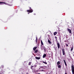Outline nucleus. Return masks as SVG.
I'll return each instance as SVG.
<instances>
[{"label": "nucleus", "mask_w": 74, "mask_h": 74, "mask_svg": "<svg viewBox=\"0 0 74 74\" xmlns=\"http://www.w3.org/2000/svg\"><path fill=\"white\" fill-rule=\"evenodd\" d=\"M29 10H27V11L28 12H29V13H32V12H33V10L32 9V8L30 7H29Z\"/></svg>", "instance_id": "f257e3e1"}, {"label": "nucleus", "mask_w": 74, "mask_h": 74, "mask_svg": "<svg viewBox=\"0 0 74 74\" xmlns=\"http://www.w3.org/2000/svg\"><path fill=\"white\" fill-rule=\"evenodd\" d=\"M72 68V72L73 74H74V66L73 65V64H72V65L71 66Z\"/></svg>", "instance_id": "f03ea898"}, {"label": "nucleus", "mask_w": 74, "mask_h": 74, "mask_svg": "<svg viewBox=\"0 0 74 74\" xmlns=\"http://www.w3.org/2000/svg\"><path fill=\"white\" fill-rule=\"evenodd\" d=\"M62 51L63 55H66V53H65V50H64V49H62Z\"/></svg>", "instance_id": "7ed1b4c3"}, {"label": "nucleus", "mask_w": 74, "mask_h": 74, "mask_svg": "<svg viewBox=\"0 0 74 74\" xmlns=\"http://www.w3.org/2000/svg\"><path fill=\"white\" fill-rule=\"evenodd\" d=\"M2 4H5V5H7V3L5 2H0V5Z\"/></svg>", "instance_id": "20e7f679"}, {"label": "nucleus", "mask_w": 74, "mask_h": 74, "mask_svg": "<svg viewBox=\"0 0 74 74\" xmlns=\"http://www.w3.org/2000/svg\"><path fill=\"white\" fill-rule=\"evenodd\" d=\"M57 45L58 49H59V48H60V44L59 43H57Z\"/></svg>", "instance_id": "39448f33"}, {"label": "nucleus", "mask_w": 74, "mask_h": 74, "mask_svg": "<svg viewBox=\"0 0 74 74\" xmlns=\"http://www.w3.org/2000/svg\"><path fill=\"white\" fill-rule=\"evenodd\" d=\"M67 30L68 31V32H69V33H70V34H71V30L70 29H67Z\"/></svg>", "instance_id": "423d86ee"}, {"label": "nucleus", "mask_w": 74, "mask_h": 74, "mask_svg": "<svg viewBox=\"0 0 74 74\" xmlns=\"http://www.w3.org/2000/svg\"><path fill=\"white\" fill-rule=\"evenodd\" d=\"M60 61H58L57 63V65H59L60 64Z\"/></svg>", "instance_id": "0eeeda50"}, {"label": "nucleus", "mask_w": 74, "mask_h": 74, "mask_svg": "<svg viewBox=\"0 0 74 74\" xmlns=\"http://www.w3.org/2000/svg\"><path fill=\"white\" fill-rule=\"evenodd\" d=\"M57 66L58 68H59V69L61 68V65H58Z\"/></svg>", "instance_id": "6e6552de"}, {"label": "nucleus", "mask_w": 74, "mask_h": 74, "mask_svg": "<svg viewBox=\"0 0 74 74\" xmlns=\"http://www.w3.org/2000/svg\"><path fill=\"white\" fill-rule=\"evenodd\" d=\"M37 47H35L33 48V50H34V51H36V49H37Z\"/></svg>", "instance_id": "1a4fd4ad"}, {"label": "nucleus", "mask_w": 74, "mask_h": 74, "mask_svg": "<svg viewBox=\"0 0 74 74\" xmlns=\"http://www.w3.org/2000/svg\"><path fill=\"white\" fill-rule=\"evenodd\" d=\"M46 56H47V55H46V54H44L43 56V58H45V57H46Z\"/></svg>", "instance_id": "9d476101"}, {"label": "nucleus", "mask_w": 74, "mask_h": 74, "mask_svg": "<svg viewBox=\"0 0 74 74\" xmlns=\"http://www.w3.org/2000/svg\"><path fill=\"white\" fill-rule=\"evenodd\" d=\"M36 59H38V60H39V59H40V57H35Z\"/></svg>", "instance_id": "9b49d317"}, {"label": "nucleus", "mask_w": 74, "mask_h": 74, "mask_svg": "<svg viewBox=\"0 0 74 74\" xmlns=\"http://www.w3.org/2000/svg\"><path fill=\"white\" fill-rule=\"evenodd\" d=\"M56 34H58V33L57 32H55L54 33V36H56Z\"/></svg>", "instance_id": "f8f14e48"}, {"label": "nucleus", "mask_w": 74, "mask_h": 74, "mask_svg": "<svg viewBox=\"0 0 74 74\" xmlns=\"http://www.w3.org/2000/svg\"><path fill=\"white\" fill-rule=\"evenodd\" d=\"M38 39V38L37 37V36L36 37V42L37 43V40Z\"/></svg>", "instance_id": "ddd939ff"}, {"label": "nucleus", "mask_w": 74, "mask_h": 74, "mask_svg": "<svg viewBox=\"0 0 74 74\" xmlns=\"http://www.w3.org/2000/svg\"><path fill=\"white\" fill-rule=\"evenodd\" d=\"M41 44L42 45H44V43H43V42H42V40H41Z\"/></svg>", "instance_id": "4468645a"}, {"label": "nucleus", "mask_w": 74, "mask_h": 74, "mask_svg": "<svg viewBox=\"0 0 74 74\" xmlns=\"http://www.w3.org/2000/svg\"><path fill=\"white\" fill-rule=\"evenodd\" d=\"M0 74H3V72L2 71H0Z\"/></svg>", "instance_id": "2eb2a0df"}, {"label": "nucleus", "mask_w": 74, "mask_h": 74, "mask_svg": "<svg viewBox=\"0 0 74 74\" xmlns=\"http://www.w3.org/2000/svg\"><path fill=\"white\" fill-rule=\"evenodd\" d=\"M55 38L56 39V41H58V38L56 36H55Z\"/></svg>", "instance_id": "dca6fc26"}, {"label": "nucleus", "mask_w": 74, "mask_h": 74, "mask_svg": "<svg viewBox=\"0 0 74 74\" xmlns=\"http://www.w3.org/2000/svg\"><path fill=\"white\" fill-rule=\"evenodd\" d=\"M48 42L49 44H51V41L49 40H48Z\"/></svg>", "instance_id": "f3484780"}, {"label": "nucleus", "mask_w": 74, "mask_h": 74, "mask_svg": "<svg viewBox=\"0 0 74 74\" xmlns=\"http://www.w3.org/2000/svg\"><path fill=\"white\" fill-rule=\"evenodd\" d=\"M42 63H44L45 64H47V63L46 62H44V61H43Z\"/></svg>", "instance_id": "a211bd4d"}, {"label": "nucleus", "mask_w": 74, "mask_h": 74, "mask_svg": "<svg viewBox=\"0 0 74 74\" xmlns=\"http://www.w3.org/2000/svg\"><path fill=\"white\" fill-rule=\"evenodd\" d=\"M73 46H72V47L71 48V51H73Z\"/></svg>", "instance_id": "6ab92c4d"}, {"label": "nucleus", "mask_w": 74, "mask_h": 74, "mask_svg": "<svg viewBox=\"0 0 74 74\" xmlns=\"http://www.w3.org/2000/svg\"><path fill=\"white\" fill-rule=\"evenodd\" d=\"M34 67V66H31V69H32V70H33V67Z\"/></svg>", "instance_id": "aec40b11"}, {"label": "nucleus", "mask_w": 74, "mask_h": 74, "mask_svg": "<svg viewBox=\"0 0 74 74\" xmlns=\"http://www.w3.org/2000/svg\"><path fill=\"white\" fill-rule=\"evenodd\" d=\"M38 50L36 49L35 52V53H37V52H38Z\"/></svg>", "instance_id": "412c9836"}, {"label": "nucleus", "mask_w": 74, "mask_h": 74, "mask_svg": "<svg viewBox=\"0 0 74 74\" xmlns=\"http://www.w3.org/2000/svg\"><path fill=\"white\" fill-rule=\"evenodd\" d=\"M31 64H32V62H29V65H31Z\"/></svg>", "instance_id": "4be33fe9"}, {"label": "nucleus", "mask_w": 74, "mask_h": 74, "mask_svg": "<svg viewBox=\"0 0 74 74\" xmlns=\"http://www.w3.org/2000/svg\"><path fill=\"white\" fill-rule=\"evenodd\" d=\"M44 51L45 52H46V51H47V50H46V48L45 49H44Z\"/></svg>", "instance_id": "5701e85b"}, {"label": "nucleus", "mask_w": 74, "mask_h": 74, "mask_svg": "<svg viewBox=\"0 0 74 74\" xmlns=\"http://www.w3.org/2000/svg\"><path fill=\"white\" fill-rule=\"evenodd\" d=\"M65 44H66V46L67 47H68L69 46V45H68L66 43H65Z\"/></svg>", "instance_id": "b1692460"}, {"label": "nucleus", "mask_w": 74, "mask_h": 74, "mask_svg": "<svg viewBox=\"0 0 74 74\" xmlns=\"http://www.w3.org/2000/svg\"><path fill=\"white\" fill-rule=\"evenodd\" d=\"M64 64L65 66H67V64H66V62H65V63H64Z\"/></svg>", "instance_id": "393cba45"}, {"label": "nucleus", "mask_w": 74, "mask_h": 74, "mask_svg": "<svg viewBox=\"0 0 74 74\" xmlns=\"http://www.w3.org/2000/svg\"><path fill=\"white\" fill-rule=\"evenodd\" d=\"M64 63H66V61H65V60H64Z\"/></svg>", "instance_id": "a878e982"}, {"label": "nucleus", "mask_w": 74, "mask_h": 74, "mask_svg": "<svg viewBox=\"0 0 74 74\" xmlns=\"http://www.w3.org/2000/svg\"><path fill=\"white\" fill-rule=\"evenodd\" d=\"M43 49H45L46 48L44 46L43 47Z\"/></svg>", "instance_id": "bb28decb"}, {"label": "nucleus", "mask_w": 74, "mask_h": 74, "mask_svg": "<svg viewBox=\"0 0 74 74\" xmlns=\"http://www.w3.org/2000/svg\"><path fill=\"white\" fill-rule=\"evenodd\" d=\"M41 68H42V69H44V67L43 66H41L40 67Z\"/></svg>", "instance_id": "cd10ccee"}, {"label": "nucleus", "mask_w": 74, "mask_h": 74, "mask_svg": "<svg viewBox=\"0 0 74 74\" xmlns=\"http://www.w3.org/2000/svg\"><path fill=\"white\" fill-rule=\"evenodd\" d=\"M60 40H61V38H59Z\"/></svg>", "instance_id": "c85d7f7f"}, {"label": "nucleus", "mask_w": 74, "mask_h": 74, "mask_svg": "<svg viewBox=\"0 0 74 74\" xmlns=\"http://www.w3.org/2000/svg\"><path fill=\"white\" fill-rule=\"evenodd\" d=\"M42 71H44V70H42Z\"/></svg>", "instance_id": "c756f323"}, {"label": "nucleus", "mask_w": 74, "mask_h": 74, "mask_svg": "<svg viewBox=\"0 0 74 74\" xmlns=\"http://www.w3.org/2000/svg\"><path fill=\"white\" fill-rule=\"evenodd\" d=\"M26 74H28V73H26Z\"/></svg>", "instance_id": "7c9ffc66"}, {"label": "nucleus", "mask_w": 74, "mask_h": 74, "mask_svg": "<svg viewBox=\"0 0 74 74\" xmlns=\"http://www.w3.org/2000/svg\"><path fill=\"white\" fill-rule=\"evenodd\" d=\"M28 14H29V13H28Z\"/></svg>", "instance_id": "2f4dec72"}]
</instances>
